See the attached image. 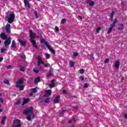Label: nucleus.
<instances>
[{
  "mask_svg": "<svg viewBox=\"0 0 127 127\" xmlns=\"http://www.w3.org/2000/svg\"><path fill=\"white\" fill-rule=\"evenodd\" d=\"M12 127H21V122L18 119L13 121Z\"/></svg>",
  "mask_w": 127,
  "mask_h": 127,
  "instance_id": "4",
  "label": "nucleus"
},
{
  "mask_svg": "<svg viewBox=\"0 0 127 127\" xmlns=\"http://www.w3.org/2000/svg\"><path fill=\"white\" fill-rule=\"evenodd\" d=\"M44 67H46L47 68L49 67V64H44Z\"/></svg>",
  "mask_w": 127,
  "mask_h": 127,
  "instance_id": "52",
  "label": "nucleus"
},
{
  "mask_svg": "<svg viewBox=\"0 0 127 127\" xmlns=\"http://www.w3.org/2000/svg\"><path fill=\"white\" fill-rule=\"evenodd\" d=\"M0 102L1 103H3V99L2 98H0Z\"/></svg>",
  "mask_w": 127,
  "mask_h": 127,
  "instance_id": "55",
  "label": "nucleus"
},
{
  "mask_svg": "<svg viewBox=\"0 0 127 127\" xmlns=\"http://www.w3.org/2000/svg\"><path fill=\"white\" fill-rule=\"evenodd\" d=\"M20 103H21L20 100H17V102L15 103V105H20Z\"/></svg>",
  "mask_w": 127,
  "mask_h": 127,
  "instance_id": "35",
  "label": "nucleus"
},
{
  "mask_svg": "<svg viewBox=\"0 0 127 127\" xmlns=\"http://www.w3.org/2000/svg\"><path fill=\"white\" fill-rule=\"evenodd\" d=\"M45 42H46V41H45V39H42L41 40V43H44H44H45Z\"/></svg>",
  "mask_w": 127,
  "mask_h": 127,
  "instance_id": "46",
  "label": "nucleus"
},
{
  "mask_svg": "<svg viewBox=\"0 0 127 127\" xmlns=\"http://www.w3.org/2000/svg\"><path fill=\"white\" fill-rule=\"evenodd\" d=\"M73 109H75V110H78V106H73Z\"/></svg>",
  "mask_w": 127,
  "mask_h": 127,
  "instance_id": "53",
  "label": "nucleus"
},
{
  "mask_svg": "<svg viewBox=\"0 0 127 127\" xmlns=\"http://www.w3.org/2000/svg\"><path fill=\"white\" fill-rule=\"evenodd\" d=\"M6 68L7 69H11V66L10 65H8V66H6Z\"/></svg>",
  "mask_w": 127,
  "mask_h": 127,
  "instance_id": "49",
  "label": "nucleus"
},
{
  "mask_svg": "<svg viewBox=\"0 0 127 127\" xmlns=\"http://www.w3.org/2000/svg\"><path fill=\"white\" fill-rule=\"evenodd\" d=\"M45 103L46 104H49L50 103V99L49 98H46L45 100Z\"/></svg>",
  "mask_w": 127,
  "mask_h": 127,
  "instance_id": "30",
  "label": "nucleus"
},
{
  "mask_svg": "<svg viewBox=\"0 0 127 127\" xmlns=\"http://www.w3.org/2000/svg\"><path fill=\"white\" fill-rule=\"evenodd\" d=\"M50 51H51L53 54H55V53H56V51L53 49H52Z\"/></svg>",
  "mask_w": 127,
  "mask_h": 127,
  "instance_id": "37",
  "label": "nucleus"
},
{
  "mask_svg": "<svg viewBox=\"0 0 127 127\" xmlns=\"http://www.w3.org/2000/svg\"><path fill=\"white\" fill-rule=\"evenodd\" d=\"M51 57V56L49 54L47 53L46 54V58H47V59H49Z\"/></svg>",
  "mask_w": 127,
  "mask_h": 127,
  "instance_id": "33",
  "label": "nucleus"
},
{
  "mask_svg": "<svg viewBox=\"0 0 127 127\" xmlns=\"http://www.w3.org/2000/svg\"><path fill=\"white\" fill-rule=\"evenodd\" d=\"M66 92H67V91H66V90H63V93L64 94H66Z\"/></svg>",
  "mask_w": 127,
  "mask_h": 127,
  "instance_id": "56",
  "label": "nucleus"
},
{
  "mask_svg": "<svg viewBox=\"0 0 127 127\" xmlns=\"http://www.w3.org/2000/svg\"><path fill=\"white\" fill-rule=\"evenodd\" d=\"M2 60H3V58H0V62H1V61H2Z\"/></svg>",
  "mask_w": 127,
  "mask_h": 127,
  "instance_id": "61",
  "label": "nucleus"
},
{
  "mask_svg": "<svg viewBox=\"0 0 127 127\" xmlns=\"http://www.w3.org/2000/svg\"><path fill=\"white\" fill-rule=\"evenodd\" d=\"M49 87L50 88V89H52V88H54V87H55V84L54 83L50 84L49 85Z\"/></svg>",
  "mask_w": 127,
  "mask_h": 127,
  "instance_id": "31",
  "label": "nucleus"
},
{
  "mask_svg": "<svg viewBox=\"0 0 127 127\" xmlns=\"http://www.w3.org/2000/svg\"><path fill=\"white\" fill-rule=\"evenodd\" d=\"M124 80H125V77H122L121 78V82H123L124 81Z\"/></svg>",
  "mask_w": 127,
  "mask_h": 127,
  "instance_id": "58",
  "label": "nucleus"
},
{
  "mask_svg": "<svg viewBox=\"0 0 127 127\" xmlns=\"http://www.w3.org/2000/svg\"><path fill=\"white\" fill-rule=\"evenodd\" d=\"M66 23V19L63 18L61 20V23H63V24H64V23Z\"/></svg>",
  "mask_w": 127,
  "mask_h": 127,
  "instance_id": "32",
  "label": "nucleus"
},
{
  "mask_svg": "<svg viewBox=\"0 0 127 127\" xmlns=\"http://www.w3.org/2000/svg\"><path fill=\"white\" fill-rule=\"evenodd\" d=\"M11 47H12V48H15V47H16V43H15L14 40L12 41Z\"/></svg>",
  "mask_w": 127,
  "mask_h": 127,
  "instance_id": "21",
  "label": "nucleus"
},
{
  "mask_svg": "<svg viewBox=\"0 0 127 127\" xmlns=\"http://www.w3.org/2000/svg\"><path fill=\"white\" fill-rule=\"evenodd\" d=\"M120 62L117 61L116 62V63L115 64V66L116 68H117V69H119V68H120Z\"/></svg>",
  "mask_w": 127,
  "mask_h": 127,
  "instance_id": "23",
  "label": "nucleus"
},
{
  "mask_svg": "<svg viewBox=\"0 0 127 127\" xmlns=\"http://www.w3.org/2000/svg\"><path fill=\"white\" fill-rule=\"evenodd\" d=\"M16 88H19V91H23L24 90V85H16Z\"/></svg>",
  "mask_w": 127,
  "mask_h": 127,
  "instance_id": "15",
  "label": "nucleus"
},
{
  "mask_svg": "<svg viewBox=\"0 0 127 127\" xmlns=\"http://www.w3.org/2000/svg\"><path fill=\"white\" fill-rule=\"evenodd\" d=\"M53 76V70L51 69L49 70V74H47V77H51Z\"/></svg>",
  "mask_w": 127,
  "mask_h": 127,
  "instance_id": "22",
  "label": "nucleus"
},
{
  "mask_svg": "<svg viewBox=\"0 0 127 127\" xmlns=\"http://www.w3.org/2000/svg\"><path fill=\"white\" fill-rule=\"evenodd\" d=\"M6 50V49H5L4 48H1L0 49V53H3V52H4Z\"/></svg>",
  "mask_w": 127,
  "mask_h": 127,
  "instance_id": "34",
  "label": "nucleus"
},
{
  "mask_svg": "<svg viewBox=\"0 0 127 127\" xmlns=\"http://www.w3.org/2000/svg\"><path fill=\"white\" fill-rule=\"evenodd\" d=\"M32 93H36L37 92V90L35 88H32Z\"/></svg>",
  "mask_w": 127,
  "mask_h": 127,
  "instance_id": "36",
  "label": "nucleus"
},
{
  "mask_svg": "<svg viewBox=\"0 0 127 127\" xmlns=\"http://www.w3.org/2000/svg\"><path fill=\"white\" fill-rule=\"evenodd\" d=\"M72 121H73V122H76V119L75 118H72Z\"/></svg>",
  "mask_w": 127,
  "mask_h": 127,
  "instance_id": "62",
  "label": "nucleus"
},
{
  "mask_svg": "<svg viewBox=\"0 0 127 127\" xmlns=\"http://www.w3.org/2000/svg\"><path fill=\"white\" fill-rule=\"evenodd\" d=\"M74 65H75V64L74 63V62H72V61H70L69 62V66H70V67H74Z\"/></svg>",
  "mask_w": 127,
  "mask_h": 127,
  "instance_id": "25",
  "label": "nucleus"
},
{
  "mask_svg": "<svg viewBox=\"0 0 127 127\" xmlns=\"http://www.w3.org/2000/svg\"><path fill=\"white\" fill-rule=\"evenodd\" d=\"M55 82V79H53L51 80V83L52 84H54V83Z\"/></svg>",
  "mask_w": 127,
  "mask_h": 127,
  "instance_id": "57",
  "label": "nucleus"
},
{
  "mask_svg": "<svg viewBox=\"0 0 127 127\" xmlns=\"http://www.w3.org/2000/svg\"><path fill=\"white\" fill-rule=\"evenodd\" d=\"M41 48H42V49L45 50V46H44V45H42V46H41Z\"/></svg>",
  "mask_w": 127,
  "mask_h": 127,
  "instance_id": "54",
  "label": "nucleus"
},
{
  "mask_svg": "<svg viewBox=\"0 0 127 127\" xmlns=\"http://www.w3.org/2000/svg\"><path fill=\"white\" fill-rule=\"evenodd\" d=\"M23 114H24V115H29V114H31V115H33V119H34L35 116L34 114H33V107H30L26 110H24Z\"/></svg>",
  "mask_w": 127,
  "mask_h": 127,
  "instance_id": "2",
  "label": "nucleus"
},
{
  "mask_svg": "<svg viewBox=\"0 0 127 127\" xmlns=\"http://www.w3.org/2000/svg\"><path fill=\"white\" fill-rule=\"evenodd\" d=\"M45 45L48 47V49L49 50H51L52 48H51V47L49 46V45L48 44V42L47 41L45 42Z\"/></svg>",
  "mask_w": 127,
  "mask_h": 127,
  "instance_id": "24",
  "label": "nucleus"
},
{
  "mask_svg": "<svg viewBox=\"0 0 127 127\" xmlns=\"http://www.w3.org/2000/svg\"><path fill=\"white\" fill-rule=\"evenodd\" d=\"M33 72H34L35 73H39V69L38 68H34L33 69Z\"/></svg>",
  "mask_w": 127,
  "mask_h": 127,
  "instance_id": "28",
  "label": "nucleus"
},
{
  "mask_svg": "<svg viewBox=\"0 0 127 127\" xmlns=\"http://www.w3.org/2000/svg\"><path fill=\"white\" fill-rule=\"evenodd\" d=\"M29 37L31 39V40H30L31 43L33 45V47L35 48V49H38V46H37V45H36V41L33 40L34 39V38H35V37H36V34L33 32L32 30H29Z\"/></svg>",
  "mask_w": 127,
  "mask_h": 127,
  "instance_id": "1",
  "label": "nucleus"
},
{
  "mask_svg": "<svg viewBox=\"0 0 127 127\" xmlns=\"http://www.w3.org/2000/svg\"><path fill=\"white\" fill-rule=\"evenodd\" d=\"M79 71L80 72V74H84V72H85L84 69H80Z\"/></svg>",
  "mask_w": 127,
  "mask_h": 127,
  "instance_id": "39",
  "label": "nucleus"
},
{
  "mask_svg": "<svg viewBox=\"0 0 127 127\" xmlns=\"http://www.w3.org/2000/svg\"><path fill=\"white\" fill-rule=\"evenodd\" d=\"M117 22H118V19H117V18H115L114 19V21L113 23L110 25V27L108 29V31L107 32V34H110V33H111V32H112V30H113V28H114V27H115V26H116V23H117Z\"/></svg>",
  "mask_w": 127,
  "mask_h": 127,
  "instance_id": "3",
  "label": "nucleus"
},
{
  "mask_svg": "<svg viewBox=\"0 0 127 127\" xmlns=\"http://www.w3.org/2000/svg\"><path fill=\"white\" fill-rule=\"evenodd\" d=\"M66 112V110H63L62 112H61L60 113V115H63L64 113H65Z\"/></svg>",
  "mask_w": 127,
  "mask_h": 127,
  "instance_id": "45",
  "label": "nucleus"
},
{
  "mask_svg": "<svg viewBox=\"0 0 127 127\" xmlns=\"http://www.w3.org/2000/svg\"><path fill=\"white\" fill-rule=\"evenodd\" d=\"M24 82V80H23V78L22 77L18 80V82H16V85H21Z\"/></svg>",
  "mask_w": 127,
  "mask_h": 127,
  "instance_id": "11",
  "label": "nucleus"
},
{
  "mask_svg": "<svg viewBox=\"0 0 127 127\" xmlns=\"http://www.w3.org/2000/svg\"><path fill=\"white\" fill-rule=\"evenodd\" d=\"M24 3L25 4V6H28V8H30V5L29 4L28 0H24Z\"/></svg>",
  "mask_w": 127,
  "mask_h": 127,
  "instance_id": "17",
  "label": "nucleus"
},
{
  "mask_svg": "<svg viewBox=\"0 0 127 127\" xmlns=\"http://www.w3.org/2000/svg\"><path fill=\"white\" fill-rule=\"evenodd\" d=\"M39 82H41V79H40V77L39 76L35 78V84H36V85H37V84H38Z\"/></svg>",
  "mask_w": 127,
  "mask_h": 127,
  "instance_id": "18",
  "label": "nucleus"
},
{
  "mask_svg": "<svg viewBox=\"0 0 127 127\" xmlns=\"http://www.w3.org/2000/svg\"><path fill=\"white\" fill-rule=\"evenodd\" d=\"M124 24L121 23L120 25H119V27L118 28L119 30H124Z\"/></svg>",
  "mask_w": 127,
  "mask_h": 127,
  "instance_id": "20",
  "label": "nucleus"
},
{
  "mask_svg": "<svg viewBox=\"0 0 127 127\" xmlns=\"http://www.w3.org/2000/svg\"><path fill=\"white\" fill-rule=\"evenodd\" d=\"M5 29L7 33H10V24L7 23L5 26Z\"/></svg>",
  "mask_w": 127,
  "mask_h": 127,
  "instance_id": "10",
  "label": "nucleus"
},
{
  "mask_svg": "<svg viewBox=\"0 0 127 127\" xmlns=\"http://www.w3.org/2000/svg\"><path fill=\"white\" fill-rule=\"evenodd\" d=\"M20 57L22 58V59H26V57H25V55H21Z\"/></svg>",
  "mask_w": 127,
  "mask_h": 127,
  "instance_id": "40",
  "label": "nucleus"
},
{
  "mask_svg": "<svg viewBox=\"0 0 127 127\" xmlns=\"http://www.w3.org/2000/svg\"><path fill=\"white\" fill-rule=\"evenodd\" d=\"M10 43H11V40H10V38H8L4 42V46L7 47V46L10 45Z\"/></svg>",
  "mask_w": 127,
  "mask_h": 127,
  "instance_id": "6",
  "label": "nucleus"
},
{
  "mask_svg": "<svg viewBox=\"0 0 127 127\" xmlns=\"http://www.w3.org/2000/svg\"><path fill=\"white\" fill-rule=\"evenodd\" d=\"M72 123V121L71 120H69L68 121V124H71Z\"/></svg>",
  "mask_w": 127,
  "mask_h": 127,
  "instance_id": "63",
  "label": "nucleus"
},
{
  "mask_svg": "<svg viewBox=\"0 0 127 127\" xmlns=\"http://www.w3.org/2000/svg\"><path fill=\"white\" fill-rule=\"evenodd\" d=\"M89 87V84H88V83H84L83 88H87Z\"/></svg>",
  "mask_w": 127,
  "mask_h": 127,
  "instance_id": "38",
  "label": "nucleus"
},
{
  "mask_svg": "<svg viewBox=\"0 0 127 127\" xmlns=\"http://www.w3.org/2000/svg\"><path fill=\"white\" fill-rule=\"evenodd\" d=\"M86 3H87L88 4H89L90 6H94L95 4V2L91 0H86Z\"/></svg>",
  "mask_w": 127,
  "mask_h": 127,
  "instance_id": "12",
  "label": "nucleus"
},
{
  "mask_svg": "<svg viewBox=\"0 0 127 127\" xmlns=\"http://www.w3.org/2000/svg\"><path fill=\"white\" fill-rule=\"evenodd\" d=\"M20 71H21L22 72H24V71H25V69L24 68V67H21L20 69Z\"/></svg>",
  "mask_w": 127,
  "mask_h": 127,
  "instance_id": "44",
  "label": "nucleus"
},
{
  "mask_svg": "<svg viewBox=\"0 0 127 127\" xmlns=\"http://www.w3.org/2000/svg\"><path fill=\"white\" fill-rule=\"evenodd\" d=\"M30 102V99L29 98H24L23 100L22 106H24L25 104H27V103H29Z\"/></svg>",
  "mask_w": 127,
  "mask_h": 127,
  "instance_id": "13",
  "label": "nucleus"
},
{
  "mask_svg": "<svg viewBox=\"0 0 127 127\" xmlns=\"http://www.w3.org/2000/svg\"><path fill=\"white\" fill-rule=\"evenodd\" d=\"M55 30H56V31H57L58 32H59V27H58V26H56L55 27Z\"/></svg>",
  "mask_w": 127,
  "mask_h": 127,
  "instance_id": "42",
  "label": "nucleus"
},
{
  "mask_svg": "<svg viewBox=\"0 0 127 127\" xmlns=\"http://www.w3.org/2000/svg\"><path fill=\"white\" fill-rule=\"evenodd\" d=\"M5 120H6V116L3 117L1 122V125H4L5 123Z\"/></svg>",
  "mask_w": 127,
  "mask_h": 127,
  "instance_id": "19",
  "label": "nucleus"
},
{
  "mask_svg": "<svg viewBox=\"0 0 127 127\" xmlns=\"http://www.w3.org/2000/svg\"><path fill=\"white\" fill-rule=\"evenodd\" d=\"M0 37V38H1V39H2L3 40H6V39L8 38L7 35L5 34V33H1Z\"/></svg>",
  "mask_w": 127,
  "mask_h": 127,
  "instance_id": "9",
  "label": "nucleus"
},
{
  "mask_svg": "<svg viewBox=\"0 0 127 127\" xmlns=\"http://www.w3.org/2000/svg\"><path fill=\"white\" fill-rule=\"evenodd\" d=\"M78 53H73V56H74V57H77V56H78Z\"/></svg>",
  "mask_w": 127,
  "mask_h": 127,
  "instance_id": "48",
  "label": "nucleus"
},
{
  "mask_svg": "<svg viewBox=\"0 0 127 127\" xmlns=\"http://www.w3.org/2000/svg\"><path fill=\"white\" fill-rule=\"evenodd\" d=\"M52 94V91L50 89L46 90V94L44 95V98L48 97L49 96H51Z\"/></svg>",
  "mask_w": 127,
  "mask_h": 127,
  "instance_id": "8",
  "label": "nucleus"
},
{
  "mask_svg": "<svg viewBox=\"0 0 127 127\" xmlns=\"http://www.w3.org/2000/svg\"><path fill=\"white\" fill-rule=\"evenodd\" d=\"M43 65H45V64H44V62H43V61H42V64Z\"/></svg>",
  "mask_w": 127,
  "mask_h": 127,
  "instance_id": "64",
  "label": "nucleus"
},
{
  "mask_svg": "<svg viewBox=\"0 0 127 127\" xmlns=\"http://www.w3.org/2000/svg\"><path fill=\"white\" fill-rule=\"evenodd\" d=\"M18 41L20 44V45H22V46H25L26 45V42L25 41H22L20 39H18Z\"/></svg>",
  "mask_w": 127,
  "mask_h": 127,
  "instance_id": "16",
  "label": "nucleus"
},
{
  "mask_svg": "<svg viewBox=\"0 0 127 127\" xmlns=\"http://www.w3.org/2000/svg\"><path fill=\"white\" fill-rule=\"evenodd\" d=\"M109 62H110V59H105L104 63H109Z\"/></svg>",
  "mask_w": 127,
  "mask_h": 127,
  "instance_id": "41",
  "label": "nucleus"
},
{
  "mask_svg": "<svg viewBox=\"0 0 127 127\" xmlns=\"http://www.w3.org/2000/svg\"><path fill=\"white\" fill-rule=\"evenodd\" d=\"M125 119H127V114H125L124 115Z\"/></svg>",
  "mask_w": 127,
  "mask_h": 127,
  "instance_id": "60",
  "label": "nucleus"
},
{
  "mask_svg": "<svg viewBox=\"0 0 127 127\" xmlns=\"http://www.w3.org/2000/svg\"><path fill=\"white\" fill-rule=\"evenodd\" d=\"M27 121H31V117H30V116L27 117Z\"/></svg>",
  "mask_w": 127,
  "mask_h": 127,
  "instance_id": "47",
  "label": "nucleus"
},
{
  "mask_svg": "<svg viewBox=\"0 0 127 127\" xmlns=\"http://www.w3.org/2000/svg\"><path fill=\"white\" fill-rule=\"evenodd\" d=\"M42 102H43V99H42V98H39V103H42Z\"/></svg>",
  "mask_w": 127,
  "mask_h": 127,
  "instance_id": "50",
  "label": "nucleus"
},
{
  "mask_svg": "<svg viewBox=\"0 0 127 127\" xmlns=\"http://www.w3.org/2000/svg\"><path fill=\"white\" fill-rule=\"evenodd\" d=\"M78 18H79V19H82V16L78 15Z\"/></svg>",
  "mask_w": 127,
  "mask_h": 127,
  "instance_id": "59",
  "label": "nucleus"
},
{
  "mask_svg": "<svg viewBox=\"0 0 127 127\" xmlns=\"http://www.w3.org/2000/svg\"><path fill=\"white\" fill-rule=\"evenodd\" d=\"M101 29H102L101 27L97 28V29H96V32H100V30H101Z\"/></svg>",
  "mask_w": 127,
  "mask_h": 127,
  "instance_id": "43",
  "label": "nucleus"
},
{
  "mask_svg": "<svg viewBox=\"0 0 127 127\" xmlns=\"http://www.w3.org/2000/svg\"><path fill=\"white\" fill-rule=\"evenodd\" d=\"M15 18V14L14 13H11L9 14V17L8 18V23H12Z\"/></svg>",
  "mask_w": 127,
  "mask_h": 127,
  "instance_id": "5",
  "label": "nucleus"
},
{
  "mask_svg": "<svg viewBox=\"0 0 127 127\" xmlns=\"http://www.w3.org/2000/svg\"><path fill=\"white\" fill-rule=\"evenodd\" d=\"M35 16L37 19L39 18V15L38 14V12L37 11H35Z\"/></svg>",
  "mask_w": 127,
  "mask_h": 127,
  "instance_id": "29",
  "label": "nucleus"
},
{
  "mask_svg": "<svg viewBox=\"0 0 127 127\" xmlns=\"http://www.w3.org/2000/svg\"><path fill=\"white\" fill-rule=\"evenodd\" d=\"M60 100V95H58L54 100L55 104H59Z\"/></svg>",
  "mask_w": 127,
  "mask_h": 127,
  "instance_id": "14",
  "label": "nucleus"
},
{
  "mask_svg": "<svg viewBox=\"0 0 127 127\" xmlns=\"http://www.w3.org/2000/svg\"><path fill=\"white\" fill-rule=\"evenodd\" d=\"M115 14V11H112L110 15V18L111 19V20H113V18H114V15Z\"/></svg>",
  "mask_w": 127,
  "mask_h": 127,
  "instance_id": "27",
  "label": "nucleus"
},
{
  "mask_svg": "<svg viewBox=\"0 0 127 127\" xmlns=\"http://www.w3.org/2000/svg\"><path fill=\"white\" fill-rule=\"evenodd\" d=\"M3 84L8 85V86H9V85H10V84L9 83V81H8V80L7 79H5V80H4Z\"/></svg>",
  "mask_w": 127,
  "mask_h": 127,
  "instance_id": "26",
  "label": "nucleus"
},
{
  "mask_svg": "<svg viewBox=\"0 0 127 127\" xmlns=\"http://www.w3.org/2000/svg\"><path fill=\"white\" fill-rule=\"evenodd\" d=\"M37 60H38V62H37L38 66L39 67L40 69H41L42 67H41V66H40V64L42 63V60H41V58L40 57V55L38 56Z\"/></svg>",
  "mask_w": 127,
  "mask_h": 127,
  "instance_id": "7",
  "label": "nucleus"
},
{
  "mask_svg": "<svg viewBox=\"0 0 127 127\" xmlns=\"http://www.w3.org/2000/svg\"><path fill=\"white\" fill-rule=\"evenodd\" d=\"M79 79H80L81 81H84V77L82 76H79Z\"/></svg>",
  "mask_w": 127,
  "mask_h": 127,
  "instance_id": "51",
  "label": "nucleus"
}]
</instances>
